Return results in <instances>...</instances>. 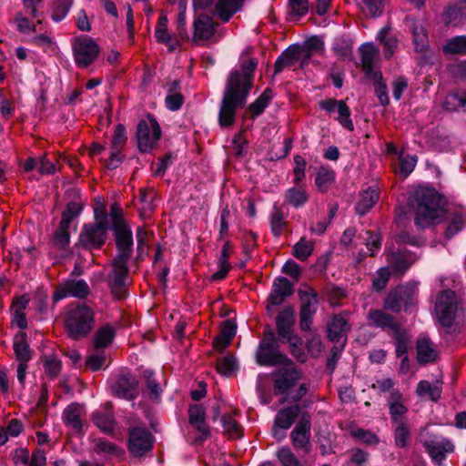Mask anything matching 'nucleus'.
I'll use <instances>...</instances> for the list:
<instances>
[{
    "instance_id": "nucleus-1",
    "label": "nucleus",
    "mask_w": 466,
    "mask_h": 466,
    "mask_svg": "<svg viewBox=\"0 0 466 466\" xmlns=\"http://www.w3.org/2000/svg\"><path fill=\"white\" fill-rule=\"evenodd\" d=\"M257 63L248 59L243 63L241 71L232 72L227 81L218 116H234L244 107L253 83V73Z\"/></svg>"
},
{
    "instance_id": "nucleus-2",
    "label": "nucleus",
    "mask_w": 466,
    "mask_h": 466,
    "mask_svg": "<svg viewBox=\"0 0 466 466\" xmlns=\"http://www.w3.org/2000/svg\"><path fill=\"white\" fill-rule=\"evenodd\" d=\"M441 198L433 188L420 187L410 199L417 227L424 228L436 223L444 211L441 205Z\"/></svg>"
},
{
    "instance_id": "nucleus-3",
    "label": "nucleus",
    "mask_w": 466,
    "mask_h": 466,
    "mask_svg": "<svg viewBox=\"0 0 466 466\" xmlns=\"http://www.w3.org/2000/svg\"><path fill=\"white\" fill-rule=\"evenodd\" d=\"M95 313L92 308L77 303L72 306L66 317V329L68 336L78 340L86 337L94 328Z\"/></svg>"
},
{
    "instance_id": "nucleus-4",
    "label": "nucleus",
    "mask_w": 466,
    "mask_h": 466,
    "mask_svg": "<svg viewBox=\"0 0 466 466\" xmlns=\"http://www.w3.org/2000/svg\"><path fill=\"white\" fill-rule=\"evenodd\" d=\"M418 282L410 281L391 289L383 303L384 309L399 313L403 309L405 311L413 306L418 299Z\"/></svg>"
},
{
    "instance_id": "nucleus-5",
    "label": "nucleus",
    "mask_w": 466,
    "mask_h": 466,
    "mask_svg": "<svg viewBox=\"0 0 466 466\" xmlns=\"http://www.w3.org/2000/svg\"><path fill=\"white\" fill-rule=\"evenodd\" d=\"M454 291L446 289L439 293L435 303V313L444 327H451L459 311L462 309Z\"/></svg>"
},
{
    "instance_id": "nucleus-6",
    "label": "nucleus",
    "mask_w": 466,
    "mask_h": 466,
    "mask_svg": "<svg viewBox=\"0 0 466 466\" xmlns=\"http://www.w3.org/2000/svg\"><path fill=\"white\" fill-rule=\"evenodd\" d=\"M71 45L75 63L81 68H86L92 65L100 53L98 44L88 35L75 37Z\"/></svg>"
},
{
    "instance_id": "nucleus-7",
    "label": "nucleus",
    "mask_w": 466,
    "mask_h": 466,
    "mask_svg": "<svg viewBox=\"0 0 466 466\" xmlns=\"http://www.w3.org/2000/svg\"><path fill=\"white\" fill-rule=\"evenodd\" d=\"M161 137V128L156 118H143L137 127V147L140 152L148 153Z\"/></svg>"
},
{
    "instance_id": "nucleus-8",
    "label": "nucleus",
    "mask_w": 466,
    "mask_h": 466,
    "mask_svg": "<svg viewBox=\"0 0 466 466\" xmlns=\"http://www.w3.org/2000/svg\"><path fill=\"white\" fill-rule=\"evenodd\" d=\"M257 362L263 366L285 364L289 360L278 350L274 333L268 331L264 334L256 353Z\"/></svg>"
},
{
    "instance_id": "nucleus-9",
    "label": "nucleus",
    "mask_w": 466,
    "mask_h": 466,
    "mask_svg": "<svg viewBox=\"0 0 466 466\" xmlns=\"http://www.w3.org/2000/svg\"><path fill=\"white\" fill-rule=\"evenodd\" d=\"M107 229L106 220L85 225L79 236V243L86 248H99L106 242Z\"/></svg>"
},
{
    "instance_id": "nucleus-10",
    "label": "nucleus",
    "mask_w": 466,
    "mask_h": 466,
    "mask_svg": "<svg viewBox=\"0 0 466 466\" xmlns=\"http://www.w3.org/2000/svg\"><path fill=\"white\" fill-rule=\"evenodd\" d=\"M128 262L113 260L112 270L107 276V283L112 295L116 299H122L127 296V277L128 273Z\"/></svg>"
},
{
    "instance_id": "nucleus-11",
    "label": "nucleus",
    "mask_w": 466,
    "mask_h": 466,
    "mask_svg": "<svg viewBox=\"0 0 466 466\" xmlns=\"http://www.w3.org/2000/svg\"><path fill=\"white\" fill-rule=\"evenodd\" d=\"M114 232L116 237V245L117 255L113 260L128 262L133 253V236L132 231L126 222L116 221Z\"/></svg>"
},
{
    "instance_id": "nucleus-12",
    "label": "nucleus",
    "mask_w": 466,
    "mask_h": 466,
    "mask_svg": "<svg viewBox=\"0 0 466 466\" xmlns=\"http://www.w3.org/2000/svg\"><path fill=\"white\" fill-rule=\"evenodd\" d=\"M287 363V366L277 370L273 373L274 394L276 395L289 392L291 387H293L296 381L301 377L299 370L290 360L287 361L285 364Z\"/></svg>"
},
{
    "instance_id": "nucleus-13",
    "label": "nucleus",
    "mask_w": 466,
    "mask_h": 466,
    "mask_svg": "<svg viewBox=\"0 0 466 466\" xmlns=\"http://www.w3.org/2000/svg\"><path fill=\"white\" fill-rule=\"evenodd\" d=\"M418 258V256L409 250L390 249L386 253L388 267L396 276H403Z\"/></svg>"
},
{
    "instance_id": "nucleus-14",
    "label": "nucleus",
    "mask_w": 466,
    "mask_h": 466,
    "mask_svg": "<svg viewBox=\"0 0 466 466\" xmlns=\"http://www.w3.org/2000/svg\"><path fill=\"white\" fill-rule=\"evenodd\" d=\"M310 428L309 416L303 414L290 433L293 447L298 451H302L305 454L310 451Z\"/></svg>"
},
{
    "instance_id": "nucleus-15",
    "label": "nucleus",
    "mask_w": 466,
    "mask_h": 466,
    "mask_svg": "<svg viewBox=\"0 0 466 466\" xmlns=\"http://www.w3.org/2000/svg\"><path fill=\"white\" fill-rule=\"evenodd\" d=\"M89 292V287L84 279H67L57 286L53 294V299L58 301L66 297L85 299Z\"/></svg>"
},
{
    "instance_id": "nucleus-16",
    "label": "nucleus",
    "mask_w": 466,
    "mask_h": 466,
    "mask_svg": "<svg viewBox=\"0 0 466 466\" xmlns=\"http://www.w3.org/2000/svg\"><path fill=\"white\" fill-rule=\"evenodd\" d=\"M151 433L145 428L136 427L129 432L128 449L134 456H142L152 449Z\"/></svg>"
},
{
    "instance_id": "nucleus-17",
    "label": "nucleus",
    "mask_w": 466,
    "mask_h": 466,
    "mask_svg": "<svg viewBox=\"0 0 466 466\" xmlns=\"http://www.w3.org/2000/svg\"><path fill=\"white\" fill-rule=\"evenodd\" d=\"M138 381L129 373L121 374L112 384L111 389L115 396L132 400L138 395Z\"/></svg>"
},
{
    "instance_id": "nucleus-18",
    "label": "nucleus",
    "mask_w": 466,
    "mask_h": 466,
    "mask_svg": "<svg viewBox=\"0 0 466 466\" xmlns=\"http://www.w3.org/2000/svg\"><path fill=\"white\" fill-rule=\"evenodd\" d=\"M366 319L368 324L371 327L386 330L389 334H391L398 329L401 325L397 319L380 309H371L368 311Z\"/></svg>"
},
{
    "instance_id": "nucleus-19",
    "label": "nucleus",
    "mask_w": 466,
    "mask_h": 466,
    "mask_svg": "<svg viewBox=\"0 0 466 466\" xmlns=\"http://www.w3.org/2000/svg\"><path fill=\"white\" fill-rule=\"evenodd\" d=\"M295 323L294 309L290 307L284 308L277 316L276 325L278 335L280 340L299 341V338L293 335L292 327Z\"/></svg>"
},
{
    "instance_id": "nucleus-20",
    "label": "nucleus",
    "mask_w": 466,
    "mask_h": 466,
    "mask_svg": "<svg viewBox=\"0 0 466 466\" xmlns=\"http://www.w3.org/2000/svg\"><path fill=\"white\" fill-rule=\"evenodd\" d=\"M350 329V326L343 315H334L328 323V337L330 340L344 346Z\"/></svg>"
},
{
    "instance_id": "nucleus-21",
    "label": "nucleus",
    "mask_w": 466,
    "mask_h": 466,
    "mask_svg": "<svg viewBox=\"0 0 466 466\" xmlns=\"http://www.w3.org/2000/svg\"><path fill=\"white\" fill-rule=\"evenodd\" d=\"M193 28L192 41L198 43V41L208 40L212 37L215 31V24L209 15L199 14L194 20Z\"/></svg>"
},
{
    "instance_id": "nucleus-22",
    "label": "nucleus",
    "mask_w": 466,
    "mask_h": 466,
    "mask_svg": "<svg viewBox=\"0 0 466 466\" xmlns=\"http://www.w3.org/2000/svg\"><path fill=\"white\" fill-rule=\"evenodd\" d=\"M189 423L198 431L199 436L196 441H203L209 436V428L205 421V409L198 404L189 407Z\"/></svg>"
},
{
    "instance_id": "nucleus-23",
    "label": "nucleus",
    "mask_w": 466,
    "mask_h": 466,
    "mask_svg": "<svg viewBox=\"0 0 466 466\" xmlns=\"http://www.w3.org/2000/svg\"><path fill=\"white\" fill-rule=\"evenodd\" d=\"M293 292L292 285L286 278H278L272 286L268 300L272 305L279 306Z\"/></svg>"
},
{
    "instance_id": "nucleus-24",
    "label": "nucleus",
    "mask_w": 466,
    "mask_h": 466,
    "mask_svg": "<svg viewBox=\"0 0 466 466\" xmlns=\"http://www.w3.org/2000/svg\"><path fill=\"white\" fill-rule=\"evenodd\" d=\"M407 23L411 30L415 51L426 55L428 52L429 40L425 28L415 19H408Z\"/></svg>"
},
{
    "instance_id": "nucleus-25",
    "label": "nucleus",
    "mask_w": 466,
    "mask_h": 466,
    "mask_svg": "<svg viewBox=\"0 0 466 466\" xmlns=\"http://www.w3.org/2000/svg\"><path fill=\"white\" fill-rule=\"evenodd\" d=\"M388 405L391 421L397 424L400 420H406L405 415L408 408L402 402V395L399 390H393L388 399Z\"/></svg>"
},
{
    "instance_id": "nucleus-26",
    "label": "nucleus",
    "mask_w": 466,
    "mask_h": 466,
    "mask_svg": "<svg viewBox=\"0 0 466 466\" xmlns=\"http://www.w3.org/2000/svg\"><path fill=\"white\" fill-rule=\"evenodd\" d=\"M299 297L301 302L299 313L315 314L317 311L318 295L309 286L303 285L299 288Z\"/></svg>"
},
{
    "instance_id": "nucleus-27",
    "label": "nucleus",
    "mask_w": 466,
    "mask_h": 466,
    "mask_svg": "<svg viewBox=\"0 0 466 466\" xmlns=\"http://www.w3.org/2000/svg\"><path fill=\"white\" fill-rule=\"evenodd\" d=\"M424 446L431 457L440 465L445 460L446 453L452 452L454 449L453 444L447 440L441 441H425Z\"/></svg>"
},
{
    "instance_id": "nucleus-28",
    "label": "nucleus",
    "mask_w": 466,
    "mask_h": 466,
    "mask_svg": "<svg viewBox=\"0 0 466 466\" xmlns=\"http://www.w3.org/2000/svg\"><path fill=\"white\" fill-rule=\"evenodd\" d=\"M417 360L420 364H427L437 359L438 352L431 341L426 337H420L416 345Z\"/></svg>"
},
{
    "instance_id": "nucleus-29",
    "label": "nucleus",
    "mask_w": 466,
    "mask_h": 466,
    "mask_svg": "<svg viewBox=\"0 0 466 466\" xmlns=\"http://www.w3.org/2000/svg\"><path fill=\"white\" fill-rule=\"evenodd\" d=\"M86 412L84 407L77 403L68 405L63 413V418L66 425L72 427L76 431L82 429V421Z\"/></svg>"
},
{
    "instance_id": "nucleus-30",
    "label": "nucleus",
    "mask_w": 466,
    "mask_h": 466,
    "mask_svg": "<svg viewBox=\"0 0 466 466\" xmlns=\"http://www.w3.org/2000/svg\"><path fill=\"white\" fill-rule=\"evenodd\" d=\"M13 348L18 362H28L32 359L26 333L19 332L15 336Z\"/></svg>"
},
{
    "instance_id": "nucleus-31",
    "label": "nucleus",
    "mask_w": 466,
    "mask_h": 466,
    "mask_svg": "<svg viewBox=\"0 0 466 466\" xmlns=\"http://www.w3.org/2000/svg\"><path fill=\"white\" fill-rule=\"evenodd\" d=\"M93 421L95 425L104 432H111L115 427V420L111 410V404L106 403L104 411H96L93 414Z\"/></svg>"
},
{
    "instance_id": "nucleus-32",
    "label": "nucleus",
    "mask_w": 466,
    "mask_h": 466,
    "mask_svg": "<svg viewBox=\"0 0 466 466\" xmlns=\"http://www.w3.org/2000/svg\"><path fill=\"white\" fill-rule=\"evenodd\" d=\"M167 17L162 14L158 19V23L155 31V36L158 42L168 46L170 51L175 50L178 46V42L174 41L171 35L167 31Z\"/></svg>"
},
{
    "instance_id": "nucleus-33",
    "label": "nucleus",
    "mask_w": 466,
    "mask_h": 466,
    "mask_svg": "<svg viewBox=\"0 0 466 466\" xmlns=\"http://www.w3.org/2000/svg\"><path fill=\"white\" fill-rule=\"evenodd\" d=\"M237 326L236 324L228 319L224 321L219 336L214 340V345L218 350H223L229 345L232 339L236 335Z\"/></svg>"
},
{
    "instance_id": "nucleus-34",
    "label": "nucleus",
    "mask_w": 466,
    "mask_h": 466,
    "mask_svg": "<svg viewBox=\"0 0 466 466\" xmlns=\"http://www.w3.org/2000/svg\"><path fill=\"white\" fill-rule=\"evenodd\" d=\"M379 199V192L376 188H369L363 191L360 198L356 205V211L359 215L363 216L370 211Z\"/></svg>"
},
{
    "instance_id": "nucleus-35",
    "label": "nucleus",
    "mask_w": 466,
    "mask_h": 466,
    "mask_svg": "<svg viewBox=\"0 0 466 466\" xmlns=\"http://www.w3.org/2000/svg\"><path fill=\"white\" fill-rule=\"evenodd\" d=\"M300 411L299 405L290 406L280 410L276 415L274 422L282 430H288L298 417Z\"/></svg>"
},
{
    "instance_id": "nucleus-36",
    "label": "nucleus",
    "mask_w": 466,
    "mask_h": 466,
    "mask_svg": "<svg viewBox=\"0 0 466 466\" xmlns=\"http://www.w3.org/2000/svg\"><path fill=\"white\" fill-rule=\"evenodd\" d=\"M360 53L363 69L367 73H370L373 70L374 62L379 55L378 48L372 43H366L360 47Z\"/></svg>"
},
{
    "instance_id": "nucleus-37",
    "label": "nucleus",
    "mask_w": 466,
    "mask_h": 466,
    "mask_svg": "<svg viewBox=\"0 0 466 466\" xmlns=\"http://www.w3.org/2000/svg\"><path fill=\"white\" fill-rule=\"evenodd\" d=\"M301 49L299 47L288 48L275 63V74L280 73L284 67L294 65L300 58Z\"/></svg>"
},
{
    "instance_id": "nucleus-38",
    "label": "nucleus",
    "mask_w": 466,
    "mask_h": 466,
    "mask_svg": "<svg viewBox=\"0 0 466 466\" xmlns=\"http://www.w3.org/2000/svg\"><path fill=\"white\" fill-rule=\"evenodd\" d=\"M308 199L309 196L303 187H289L285 193V202L296 208L304 206Z\"/></svg>"
},
{
    "instance_id": "nucleus-39",
    "label": "nucleus",
    "mask_w": 466,
    "mask_h": 466,
    "mask_svg": "<svg viewBox=\"0 0 466 466\" xmlns=\"http://www.w3.org/2000/svg\"><path fill=\"white\" fill-rule=\"evenodd\" d=\"M243 0H218L215 12L224 21H228L241 6Z\"/></svg>"
},
{
    "instance_id": "nucleus-40",
    "label": "nucleus",
    "mask_w": 466,
    "mask_h": 466,
    "mask_svg": "<svg viewBox=\"0 0 466 466\" xmlns=\"http://www.w3.org/2000/svg\"><path fill=\"white\" fill-rule=\"evenodd\" d=\"M146 387L148 390V398L153 401H158L162 393V388L156 374L149 370L143 372Z\"/></svg>"
},
{
    "instance_id": "nucleus-41",
    "label": "nucleus",
    "mask_w": 466,
    "mask_h": 466,
    "mask_svg": "<svg viewBox=\"0 0 466 466\" xmlns=\"http://www.w3.org/2000/svg\"><path fill=\"white\" fill-rule=\"evenodd\" d=\"M442 19L446 25H460L466 21V11H462L461 6L455 1L446 9Z\"/></svg>"
},
{
    "instance_id": "nucleus-42",
    "label": "nucleus",
    "mask_w": 466,
    "mask_h": 466,
    "mask_svg": "<svg viewBox=\"0 0 466 466\" xmlns=\"http://www.w3.org/2000/svg\"><path fill=\"white\" fill-rule=\"evenodd\" d=\"M390 335L395 340L397 357L401 358L406 355L410 346V335L408 331L401 326Z\"/></svg>"
},
{
    "instance_id": "nucleus-43",
    "label": "nucleus",
    "mask_w": 466,
    "mask_h": 466,
    "mask_svg": "<svg viewBox=\"0 0 466 466\" xmlns=\"http://www.w3.org/2000/svg\"><path fill=\"white\" fill-rule=\"evenodd\" d=\"M319 107L324 110L325 114H338L339 116H350L349 107L342 100L328 99L319 102Z\"/></svg>"
},
{
    "instance_id": "nucleus-44",
    "label": "nucleus",
    "mask_w": 466,
    "mask_h": 466,
    "mask_svg": "<svg viewBox=\"0 0 466 466\" xmlns=\"http://www.w3.org/2000/svg\"><path fill=\"white\" fill-rule=\"evenodd\" d=\"M377 38L383 44V53L385 57H391L397 48L398 41L395 36L390 35V27H382L379 31Z\"/></svg>"
},
{
    "instance_id": "nucleus-45",
    "label": "nucleus",
    "mask_w": 466,
    "mask_h": 466,
    "mask_svg": "<svg viewBox=\"0 0 466 466\" xmlns=\"http://www.w3.org/2000/svg\"><path fill=\"white\" fill-rule=\"evenodd\" d=\"M277 458L282 466H307V461L299 460L289 447L277 451Z\"/></svg>"
},
{
    "instance_id": "nucleus-46",
    "label": "nucleus",
    "mask_w": 466,
    "mask_h": 466,
    "mask_svg": "<svg viewBox=\"0 0 466 466\" xmlns=\"http://www.w3.org/2000/svg\"><path fill=\"white\" fill-rule=\"evenodd\" d=\"M115 337L114 329L106 325L100 328L95 334L94 344L96 349H101L107 347Z\"/></svg>"
},
{
    "instance_id": "nucleus-47",
    "label": "nucleus",
    "mask_w": 466,
    "mask_h": 466,
    "mask_svg": "<svg viewBox=\"0 0 466 466\" xmlns=\"http://www.w3.org/2000/svg\"><path fill=\"white\" fill-rule=\"evenodd\" d=\"M394 430V440L395 444L400 448H404L408 445L410 429L407 420H400L397 424H395Z\"/></svg>"
},
{
    "instance_id": "nucleus-48",
    "label": "nucleus",
    "mask_w": 466,
    "mask_h": 466,
    "mask_svg": "<svg viewBox=\"0 0 466 466\" xmlns=\"http://www.w3.org/2000/svg\"><path fill=\"white\" fill-rule=\"evenodd\" d=\"M73 0H55L51 7V17L56 23H58L65 19L67 15Z\"/></svg>"
},
{
    "instance_id": "nucleus-49",
    "label": "nucleus",
    "mask_w": 466,
    "mask_h": 466,
    "mask_svg": "<svg viewBox=\"0 0 466 466\" xmlns=\"http://www.w3.org/2000/svg\"><path fill=\"white\" fill-rule=\"evenodd\" d=\"M273 97V93L270 88H266L263 93L253 102L249 105L248 110L249 112L254 115L258 116L261 113H263L265 107L268 106L269 101Z\"/></svg>"
},
{
    "instance_id": "nucleus-50",
    "label": "nucleus",
    "mask_w": 466,
    "mask_h": 466,
    "mask_svg": "<svg viewBox=\"0 0 466 466\" xmlns=\"http://www.w3.org/2000/svg\"><path fill=\"white\" fill-rule=\"evenodd\" d=\"M443 52L466 55V35H458L449 39L443 46Z\"/></svg>"
},
{
    "instance_id": "nucleus-51",
    "label": "nucleus",
    "mask_w": 466,
    "mask_h": 466,
    "mask_svg": "<svg viewBox=\"0 0 466 466\" xmlns=\"http://www.w3.org/2000/svg\"><path fill=\"white\" fill-rule=\"evenodd\" d=\"M178 86L179 83L177 81H174L168 89L169 94L166 96L165 99L166 106L173 111L180 108L183 103L182 96L177 92Z\"/></svg>"
},
{
    "instance_id": "nucleus-52",
    "label": "nucleus",
    "mask_w": 466,
    "mask_h": 466,
    "mask_svg": "<svg viewBox=\"0 0 466 466\" xmlns=\"http://www.w3.org/2000/svg\"><path fill=\"white\" fill-rule=\"evenodd\" d=\"M447 111H454L459 107L466 108V94L463 92H454L449 94L443 103Z\"/></svg>"
},
{
    "instance_id": "nucleus-53",
    "label": "nucleus",
    "mask_w": 466,
    "mask_h": 466,
    "mask_svg": "<svg viewBox=\"0 0 466 466\" xmlns=\"http://www.w3.org/2000/svg\"><path fill=\"white\" fill-rule=\"evenodd\" d=\"M335 180V173L332 170L321 167L316 177L315 183L321 192H326Z\"/></svg>"
},
{
    "instance_id": "nucleus-54",
    "label": "nucleus",
    "mask_w": 466,
    "mask_h": 466,
    "mask_svg": "<svg viewBox=\"0 0 466 466\" xmlns=\"http://www.w3.org/2000/svg\"><path fill=\"white\" fill-rule=\"evenodd\" d=\"M313 248L314 243L310 240H307L305 238H302L295 244L293 248V255L297 258L304 261L312 254Z\"/></svg>"
},
{
    "instance_id": "nucleus-55",
    "label": "nucleus",
    "mask_w": 466,
    "mask_h": 466,
    "mask_svg": "<svg viewBox=\"0 0 466 466\" xmlns=\"http://www.w3.org/2000/svg\"><path fill=\"white\" fill-rule=\"evenodd\" d=\"M391 274L393 273L388 266L379 268L372 280L373 289L376 291L384 289L388 285Z\"/></svg>"
},
{
    "instance_id": "nucleus-56",
    "label": "nucleus",
    "mask_w": 466,
    "mask_h": 466,
    "mask_svg": "<svg viewBox=\"0 0 466 466\" xmlns=\"http://www.w3.org/2000/svg\"><path fill=\"white\" fill-rule=\"evenodd\" d=\"M222 425L224 432L232 439H238L242 436V429L240 425L230 416L222 417Z\"/></svg>"
},
{
    "instance_id": "nucleus-57",
    "label": "nucleus",
    "mask_w": 466,
    "mask_h": 466,
    "mask_svg": "<svg viewBox=\"0 0 466 466\" xmlns=\"http://www.w3.org/2000/svg\"><path fill=\"white\" fill-rule=\"evenodd\" d=\"M416 392L419 396H429L434 401H437L441 397V389L431 385L427 380H421L418 383Z\"/></svg>"
},
{
    "instance_id": "nucleus-58",
    "label": "nucleus",
    "mask_w": 466,
    "mask_h": 466,
    "mask_svg": "<svg viewBox=\"0 0 466 466\" xmlns=\"http://www.w3.org/2000/svg\"><path fill=\"white\" fill-rule=\"evenodd\" d=\"M81 210L82 205L80 203L69 202L62 214L60 224H63V227H69L71 221L80 214Z\"/></svg>"
},
{
    "instance_id": "nucleus-59",
    "label": "nucleus",
    "mask_w": 466,
    "mask_h": 466,
    "mask_svg": "<svg viewBox=\"0 0 466 466\" xmlns=\"http://www.w3.org/2000/svg\"><path fill=\"white\" fill-rule=\"evenodd\" d=\"M127 140L126 127L122 124H118L112 136L111 148L121 150L127 143Z\"/></svg>"
},
{
    "instance_id": "nucleus-60",
    "label": "nucleus",
    "mask_w": 466,
    "mask_h": 466,
    "mask_svg": "<svg viewBox=\"0 0 466 466\" xmlns=\"http://www.w3.org/2000/svg\"><path fill=\"white\" fill-rule=\"evenodd\" d=\"M238 369L236 359L227 356L218 362V370L224 376H231Z\"/></svg>"
},
{
    "instance_id": "nucleus-61",
    "label": "nucleus",
    "mask_w": 466,
    "mask_h": 466,
    "mask_svg": "<svg viewBox=\"0 0 466 466\" xmlns=\"http://www.w3.org/2000/svg\"><path fill=\"white\" fill-rule=\"evenodd\" d=\"M68 228L69 227H63V224H59L54 236V244L58 248L64 249L68 246L70 242Z\"/></svg>"
},
{
    "instance_id": "nucleus-62",
    "label": "nucleus",
    "mask_w": 466,
    "mask_h": 466,
    "mask_svg": "<svg viewBox=\"0 0 466 466\" xmlns=\"http://www.w3.org/2000/svg\"><path fill=\"white\" fill-rule=\"evenodd\" d=\"M285 225L284 216L280 210L275 208L270 216V226L274 236L279 237Z\"/></svg>"
},
{
    "instance_id": "nucleus-63",
    "label": "nucleus",
    "mask_w": 466,
    "mask_h": 466,
    "mask_svg": "<svg viewBox=\"0 0 466 466\" xmlns=\"http://www.w3.org/2000/svg\"><path fill=\"white\" fill-rule=\"evenodd\" d=\"M365 245L369 251L370 252V256H374L376 252L380 248L381 246V237L380 234L366 231Z\"/></svg>"
},
{
    "instance_id": "nucleus-64",
    "label": "nucleus",
    "mask_w": 466,
    "mask_h": 466,
    "mask_svg": "<svg viewBox=\"0 0 466 466\" xmlns=\"http://www.w3.org/2000/svg\"><path fill=\"white\" fill-rule=\"evenodd\" d=\"M95 451L98 454L118 455V448L112 442L106 440H96Z\"/></svg>"
}]
</instances>
